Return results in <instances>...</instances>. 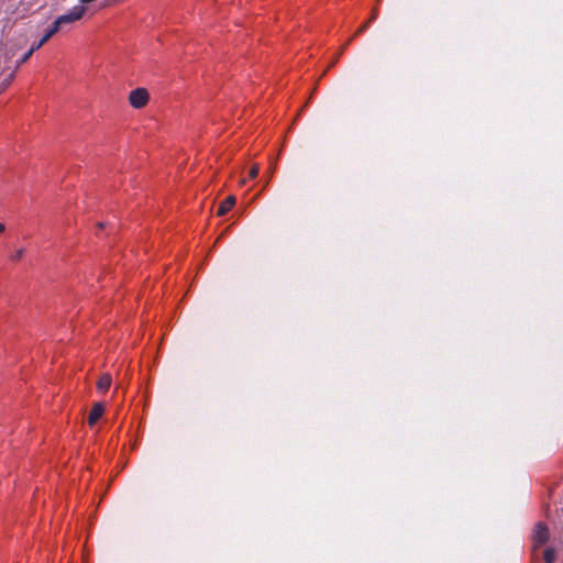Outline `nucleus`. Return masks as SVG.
<instances>
[{"label":"nucleus","instance_id":"18","mask_svg":"<svg viewBox=\"0 0 563 563\" xmlns=\"http://www.w3.org/2000/svg\"><path fill=\"white\" fill-rule=\"evenodd\" d=\"M5 230L4 224L0 223V233H2Z\"/></svg>","mask_w":563,"mask_h":563},{"label":"nucleus","instance_id":"10","mask_svg":"<svg viewBox=\"0 0 563 563\" xmlns=\"http://www.w3.org/2000/svg\"><path fill=\"white\" fill-rule=\"evenodd\" d=\"M14 73H15V70H14V71H12V73L8 76V78H5V79L0 84V93H1L2 91H4V90L9 87V85L12 82V80H13V78H14Z\"/></svg>","mask_w":563,"mask_h":563},{"label":"nucleus","instance_id":"1","mask_svg":"<svg viewBox=\"0 0 563 563\" xmlns=\"http://www.w3.org/2000/svg\"><path fill=\"white\" fill-rule=\"evenodd\" d=\"M86 12V8L84 5H75L69 12L59 15L53 23V27H56L58 32L64 24L73 23L75 21L80 20Z\"/></svg>","mask_w":563,"mask_h":563},{"label":"nucleus","instance_id":"8","mask_svg":"<svg viewBox=\"0 0 563 563\" xmlns=\"http://www.w3.org/2000/svg\"><path fill=\"white\" fill-rule=\"evenodd\" d=\"M556 554L553 548H548L543 552V560L545 563H554Z\"/></svg>","mask_w":563,"mask_h":563},{"label":"nucleus","instance_id":"3","mask_svg":"<svg viewBox=\"0 0 563 563\" xmlns=\"http://www.w3.org/2000/svg\"><path fill=\"white\" fill-rule=\"evenodd\" d=\"M150 95L145 88H136L130 92L129 102L135 109H142L148 102Z\"/></svg>","mask_w":563,"mask_h":563},{"label":"nucleus","instance_id":"9","mask_svg":"<svg viewBox=\"0 0 563 563\" xmlns=\"http://www.w3.org/2000/svg\"><path fill=\"white\" fill-rule=\"evenodd\" d=\"M35 49H33V46H31V48L18 60L15 69L24 64L33 55Z\"/></svg>","mask_w":563,"mask_h":563},{"label":"nucleus","instance_id":"14","mask_svg":"<svg viewBox=\"0 0 563 563\" xmlns=\"http://www.w3.org/2000/svg\"><path fill=\"white\" fill-rule=\"evenodd\" d=\"M376 18H377V10L374 9L373 12H372V15H371V18L368 19L367 22L371 23L372 21L376 20Z\"/></svg>","mask_w":563,"mask_h":563},{"label":"nucleus","instance_id":"4","mask_svg":"<svg viewBox=\"0 0 563 563\" xmlns=\"http://www.w3.org/2000/svg\"><path fill=\"white\" fill-rule=\"evenodd\" d=\"M104 406L101 402H97L92 406L89 416H88V424L93 426L103 415Z\"/></svg>","mask_w":563,"mask_h":563},{"label":"nucleus","instance_id":"6","mask_svg":"<svg viewBox=\"0 0 563 563\" xmlns=\"http://www.w3.org/2000/svg\"><path fill=\"white\" fill-rule=\"evenodd\" d=\"M112 384V378H111V375L110 374H103L98 383H97V388L99 391L101 393H106L109 390L110 386Z\"/></svg>","mask_w":563,"mask_h":563},{"label":"nucleus","instance_id":"2","mask_svg":"<svg viewBox=\"0 0 563 563\" xmlns=\"http://www.w3.org/2000/svg\"><path fill=\"white\" fill-rule=\"evenodd\" d=\"M550 540V531L544 522H538L532 533V552L544 545Z\"/></svg>","mask_w":563,"mask_h":563},{"label":"nucleus","instance_id":"19","mask_svg":"<svg viewBox=\"0 0 563 563\" xmlns=\"http://www.w3.org/2000/svg\"><path fill=\"white\" fill-rule=\"evenodd\" d=\"M98 227H99L100 229H102V228H104V223L100 222V223H98Z\"/></svg>","mask_w":563,"mask_h":563},{"label":"nucleus","instance_id":"11","mask_svg":"<svg viewBox=\"0 0 563 563\" xmlns=\"http://www.w3.org/2000/svg\"><path fill=\"white\" fill-rule=\"evenodd\" d=\"M24 254H25V250L19 249L10 255V260L11 261H20L24 256Z\"/></svg>","mask_w":563,"mask_h":563},{"label":"nucleus","instance_id":"5","mask_svg":"<svg viewBox=\"0 0 563 563\" xmlns=\"http://www.w3.org/2000/svg\"><path fill=\"white\" fill-rule=\"evenodd\" d=\"M235 205V197L234 196H228L219 206L217 214L219 217H222L227 214Z\"/></svg>","mask_w":563,"mask_h":563},{"label":"nucleus","instance_id":"13","mask_svg":"<svg viewBox=\"0 0 563 563\" xmlns=\"http://www.w3.org/2000/svg\"><path fill=\"white\" fill-rule=\"evenodd\" d=\"M368 25H369V22H367V21H366L365 23H363V24H362V25L356 30V32H355L354 36H357V35H360V34H362L363 32H365V31H366V29L368 27Z\"/></svg>","mask_w":563,"mask_h":563},{"label":"nucleus","instance_id":"16","mask_svg":"<svg viewBox=\"0 0 563 563\" xmlns=\"http://www.w3.org/2000/svg\"><path fill=\"white\" fill-rule=\"evenodd\" d=\"M340 56H341V55H339V54H338V55H335L334 60L331 63V65H330L329 67H332V66L338 62V59H339V57H340Z\"/></svg>","mask_w":563,"mask_h":563},{"label":"nucleus","instance_id":"7","mask_svg":"<svg viewBox=\"0 0 563 563\" xmlns=\"http://www.w3.org/2000/svg\"><path fill=\"white\" fill-rule=\"evenodd\" d=\"M56 27H53V25L45 32V34L42 36V38L34 43L33 49L37 51L40 49L54 34H56Z\"/></svg>","mask_w":563,"mask_h":563},{"label":"nucleus","instance_id":"12","mask_svg":"<svg viewBox=\"0 0 563 563\" xmlns=\"http://www.w3.org/2000/svg\"><path fill=\"white\" fill-rule=\"evenodd\" d=\"M258 172H260V167L254 164L251 168H250V172H249V177L250 179H254L257 177L258 175Z\"/></svg>","mask_w":563,"mask_h":563},{"label":"nucleus","instance_id":"15","mask_svg":"<svg viewBox=\"0 0 563 563\" xmlns=\"http://www.w3.org/2000/svg\"><path fill=\"white\" fill-rule=\"evenodd\" d=\"M346 47H347V46H346L345 44H343V45L341 46L340 51H339V55H342Z\"/></svg>","mask_w":563,"mask_h":563},{"label":"nucleus","instance_id":"17","mask_svg":"<svg viewBox=\"0 0 563 563\" xmlns=\"http://www.w3.org/2000/svg\"><path fill=\"white\" fill-rule=\"evenodd\" d=\"M354 37H355V36L353 35V36H352V37H350V38L346 41V43H344V44H345L346 46H347V45H350V43L354 40Z\"/></svg>","mask_w":563,"mask_h":563}]
</instances>
